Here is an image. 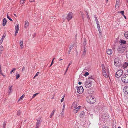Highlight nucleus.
<instances>
[{"label":"nucleus","mask_w":128,"mask_h":128,"mask_svg":"<svg viewBox=\"0 0 128 128\" xmlns=\"http://www.w3.org/2000/svg\"><path fill=\"white\" fill-rule=\"evenodd\" d=\"M126 49L125 46L124 44H121L118 46L117 51L119 53L122 54L124 52Z\"/></svg>","instance_id":"f257e3e1"},{"label":"nucleus","mask_w":128,"mask_h":128,"mask_svg":"<svg viewBox=\"0 0 128 128\" xmlns=\"http://www.w3.org/2000/svg\"><path fill=\"white\" fill-rule=\"evenodd\" d=\"M102 69L103 72L102 74L103 76L106 78H108L109 76V74L110 73L108 70V71L107 73L106 72V69L105 68V67L104 65L102 64Z\"/></svg>","instance_id":"f03ea898"},{"label":"nucleus","mask_w":128,"mask_h":128,"mask_svg":"<svg viewBox=\"0 0 128 128\" xmlns=\"http://www.w3.org/2000/svg\"><path fill=\"white\" fill-rule=\"evenodd\" d=\"M92 82L90 80V78L89 77L88 80L85 82L84 85L86 88H88L90 87L92 84Z\"/></svg>","instance_id":"7ed1b4c3"},{"label":"nucleus","mask_w":128,"mask_h":128,"mask_svg":"<svg viewBox=\"0 0 128 128\" xmlns=\"http://www.w3.org/2000/svg\"><path fill=\"white\" fill-rule=\"evenodd\" d=\"M122 64L121 60L118 58H116L114 61V64L117 67H120Z\"/></svg>","instance_id":"20e7f679"},{"label":"nucleus","mask_w":128,"mask_h":128,"mask_svg":"<svg viewBox=\"0 0 128 128\" xmlns=\"http://www.w3.org/2000/svg\"><path fill=\"white\" fill-rule=\"evenodd\" d=\"M122 80L124 83H128V74H124L122 76Z\"/></svg>","instance_id":"39448f33"},{"label":"nucleus","mask_w":128,"mask_h":128,"mask_svg":"<svg viewBox=\"0 0 128 128\" xmlns=\"http://www.w3.org/2000/svg\"><path fill=\"white\" fill-rule=\"evenodd\" d=\"M123 73V71L122 70H119L116 72V76L118 78H119L122 76Z\"/></svg>","instance_id":"423d86ee"},{"label":"nucleus","mask_w":128,"mask_h":128,"mask_svg":"<svg viewBox=\"0 0 128 128\" xmlns=\"http://www.w3.org/2000/svg\"><path fill=\"white\" fill-rule=\"evenodd\" d=\"M74 16L72 12H70L67 15L66 17V19L68 21L71 20Z\"/></svg>","instance_id":"0eeeda50"},{"label":"nucleus","mask_w":128,"mask_h":128,"mask_svg":"<svg viewBox=\"0 0 128 128\" xmlns=\"http://www.w3.org/2000/svg\"><path fill=\"white\" fill-rule=\"evenodd\" d=\"M77 88V92L80 94H81L83 93L84 91V89L82 86H81L78 88L77 86L76 87Z\"/></svg>","instance_id":"6e6552de"},{"label":"nucleus","mask_w":128,"mask_h":128,"mask_svg":"<svg viewBox=\"0 0 128 128\" xmlns=\"http://www.w3.org/2000/svg\"><path fill=\"white\" fill-rule=\"evenodd\" d=\"M89 99L88 102L90 104H93L95 102V99L92 96L89 97Z\"/></svg>","instance_id":"1a4fd4ad"},{"label":"nucleus","mask_w":128,"mask_h":128,"mask_svg":"<svg viewBox=\"0 0 128 128\" xmlns=\"http://www.w3.org/2000/svg\"><path fill=\"white\" fill-rule=\"evenodd\" d=\"M128 66V63L126 62L123 64L121 65L120 67L122 69H124L126 68Z\"/></svg>","instance_id":"9d476101"},{"label":"nucleus","mask_w":128,"mask_h":128,"mask_svg":"<svg viewBox=\"0 0 128 128\" xmlns=\"http://www.w3.org/2000/svg\"><path fill=\"white\" fill-rule=\"evenodd\" d=\"M87 46H84V49H83V53L82 55L84 56H85L86 54V52H87V48H86Z\"/></svg>","instance_id":"9b49d317"},{"label":"nucleus","mask_w":128,"mask_h":128,"mask_svg":"<svg viewBox=\"0 0 128 128\" xmlns=\"http://www.w3.org/2000/svg\"><path fill=\"white\" fill-rule=\"evenodd\" d=\"M124 92L126 94H128V86H126L124 87Z\"/></svg>","instance_id":"f8f14e48"},{"label":"nucleus","mask_w":128,"mask_h":128,"mask_svg":"<svg viewBox=\"0 0 128 128\" xmlns=\"http://www.w3.org/2000/svg\"><path fill=\"white\" fill-rule=\"evenodd\" d=\"M106 52L108 54L110 55L112 54L113 52L112 49H109L107 50Z\"/></svg>","instance_id":"ddd939ff"},{"label":"nucleus","mask_w":128,"mask_h":128,"mask_svg":"<svg viewBox=\"0 0 128 128\" xmlns=\"http://www.w3.org/2000/svg\"><path fill=\"white\" fill-rule=\"evenodd\" d=\"M19 28V24H16L15 28V30H16L15 32H16V33L18 32Z\"/></svg>","instance_id":"4468645a"},{"label":"nucleus","mask_w":128,"mask_h":128,"mask_svg":"<svg viewBox=\"0 0 128 128\" xmlns=\"http://www.w3.org/2000/svg\"><path fill=\"white\" fill-rule=\"evenodd\" d=\"M29 26V22L27 20L25 22V24L24 28H27Z\"/></svg>","instance_id":"2eb2a0df"},{"label":"nucleus","mask_w":128,"mask_h":128,"mask_svg":"<svg viewBox=\"0 0 128 128\" xmlns=\"http://www.w3.org/2000/svg\"><path fill=\"white\" fill-rule=\"evenodd\" d=\"M20 45L21 49H23L24 48V46L23 45V40H21L20 41Z\"/></svg>","instance_id":"dca6fc26"},{"label":"nucleus","mask_w":128,"mask_h":128,"mask_svg":"<svg viewBox=\"0 0 128 128\" xmlns=\"http://www.w3.org/2000/svg\"><path fill=\"white\" fill-rule=\"evenodd\" d=\"M41 124V122L40 120H38L36 122V127L39 128Z\"/></svg>","instance_id":"f3484780"},{"label":"nucleus","mask_w":128,"mask_h":128,"mask_svg":"<svg viewBox=\"0 0 128 128\" xmlns=\"http://www.w3.org/2000/svg\"><path fill=\"white\" fill-rule=\"evenodd\" d=\"M7 22L6 19V18H4V19L3 22V26H5Z\"/></svg>","instance_id":"a211bd4d"},{"label":"nucleus","mask_w":128,"mask_h":128,"mask_svg":"<svg viewBox=\"0 0 128 128\" xmlns=\"http://www.w3.org/2000/svg\"><path fill=\"white\" fill-rule=\"evenodd\" d=\"M77 106L78 105L77 104L76 102H74L72 104V107L74 108V109L77 108Z\"/></svg>","instance_id":"6ab92c4d"},{"label":"nucleus","mask_w":128,"mask_h":128,"mask_svg":"<svg viewBox=\"0 0 128 128\" xmlns=\"http://www.w3.org/2000/svg\"><path fill=\"white\" fill-rule=\"evenodd\" d=\"M12 86H11L9 87V94H10V93H12Z\"/></svg>","instance_id":"aec40b11"},{"label":"nucleus","mask_w":128,"mask_h":128,"mask_svg":"<svg viewBox=\"0 0 128 128\" xmlns=\"http://www.w3.org/2000/svg\"><path fill=\"white\" fill-rule=\"evenodd\" d=\"M120 2V0H116V6H118V7H119Z\"/></svg>","instance_id":"412c9836"},{"label":"nucleus","mask_w":128,"mask_h":128,"mask_svg":"<svg viewBox=\"0 0 128 128\" xmlns=\"http://www.w3.org/2000/svg\"><path fill=\"white\" fill-rule=\"evenodd\" d=\"M86 38L84 39V41L83 43V45L84 46H86Z\"/></svg>","instance_id":"4be33fe9"},{"label":"nucleus","mask_w":128,"mask_h":128,"mask_svg":"<svg viewBox=\"0 0 128 128\" xmlns=\"http://www.w3.org/2000/svg\"><path fill=\"white\" fill-rule=\"evenodd\" d=\"M124 35L125 38L128 39V32H126L125 33Z\"/></svg>","instance_id":"5701e85b"},{"label":"nucleus","mask_w":128,"mask_h":128,"mask_svg":"<svg viewBox=\"0 0 128 128\" xmlns=\"http://www.w3.org/2000/svg\"><path fill=\"white\" fill-rule=\"evenodd\" d=\"M25 96V95L23 94V95L18 100V102L22 100L24 98V97Z\"/></svg>","instance_id":"b1692460"},{"label":"nucleus","mask_w":128,"mask_h":128,"mask_svg":"<svg viewBox=\"0 0 128 128\" xmlns=\"http://www.w3.org/2000/svg\"><path fill=\"white\" fill-rule=\"evenodd\" d=\"M16 70V68H13L12 71L10 72V74H12V73H13Z\"/></svg>","instance_id":"393cba45"},{"label":"nucleus","mask_w":128,"mask_h":128,"mask_svg":"<svg viewBox=\"0 0 128 128\" xmlns=\"http://www.w3.org/2000/svg\"><path fill=\"white\" fill-rule=\"evenodd\" d=\"M84 114V112H82V113H80V116L81 118H82Z\"/></svg>","instance_id":"a878e982"},{"label":"nucleus","mask_w":128,"mask_h":128,"mask_svg":"<svg viewBox=\"0 0 128 128\" xmlns=\"http://www.w3.org/2000/svg\"><path fill=\"white\" fill-rule=\"evenodd\" d=\"M5 38V37L4 36H3L2 37V39H1V40H0V44H1L2 42H3V40H4V39Z\"/></svg>","instance_id":"bb28decb"},{"label":"nucleus","mask_w":128,"mask_h":128,"mask_svg":"<svg viewBox=\"0 0 128 128\" xmlns=\"http://www.w3.org/2000/svg\"><path fill=\"white\" fill-rule=\"evenodd\" d=\"M80 110H77L76 108L74 109V112L75 114L77 113Z\"/></svg>","instance_id":"cd10ccee"},{"label":"nucleus","mask_w":128,"mask_h":128,"mask_svg":"<svg viewBox=\"0 0 128 128\" xmlns=\"http://www.w3.org/2000/svg\"><path fill=\"white\" fill-rule=\"evenodd\" d=\"M4 49V48L3 46H0V51H2Z\"/></svg>","instance_id":"c85d7f7f"},{"label":"nucleus","mask_w":128,"mask_h":128,"mask_svg":"<svg viewBox=\"0 0 128 128\" xmlns=\"http://www.w3.org/2000/svg\"><path fill=\"white\" fill-rule=\"evenodd\" d=\"M39 94V93H38L37 94H34L32 96V98H34L35 97H36L37 95L38 94Z\"/></svg>","instance_id":"c756f323"},{"label":"nucleus","mask_w":128,"mask_h":128,"mask_svg":"<svg viewBox=\"0 0 128 128\" xmlns=\"http://www.w3.org/2000/svg\"><path fill=\"white\" fill-rule=\"evenodd\" d=\"M0 74L2 75H3V74L2 72L1 66V65H0Z\"/></svg>","instance_id":"7c9ffc66"},{"label":"nucleus","mask_w":128,"mask_h":128,"mask_svg":"<svg viewBox=\"0 0 128 128\" xmlns=\"http://www.w3.org/2000/svg\"><path fill=\"white\" fill-rule=\"evenodd\" d=\"M121 43L123 44H125L126 43V42L124 40H121Z\"/></svg>","instance_id":"2f4dec72"},{"label":"nucleus","mask_w":128,"mask_h":128,"mask_svg":"<svg viewBox=\"0 0 128 128\" xmlns=\"http://www.w3.org/2000/svg\"><path fill=\"white\" fill-rule=\"evenodd\" d=\"M7 18L9 20H10L11 21H12V20L10 17L8 16V14H7Z\"/></svg>","instance_id":"473e14b6"},{"label":"nucleus","mask_w":128,"mask_h":128,"mask_svg":"<svg viewBox=\"0 0 128 128\" xmlns=\"http://www.w3.org/2000/svg\"><path fill=\"white\" fill-rule=\"evenodd\" d=\"M16 79H17L18 78L20 77V74H17L16 76Z\"/></svg>","instance_id":"72a5a7b5"},{"label":"nucleus","mask_w":128,"mask_h":128,"mask_svg":"<svg viewBox=\"0 0 128 128\" xmlns=\"http://www.w3.org/2000/svg\"><path fill=\"white\" fill-rule=\"evenodd\" d=\"M104 116H105V117L106 118H104V115H103L102 117L104 118V119H106L108 118V117L107 116V114L105 115Z\"/></svg>","instance_id":"f704fd0d"},{"label":"nucleus","mask_w":128,"mask_h":128,"mask_svg":"<svg viewBox=\"0 0 128 128\" xmlns=\"http://www.w3.org/2000/svg\"><path fill=\"white\" fill-rule=\"evenodd\" d=\"M74 47V45H72V46H70L69 48V49L70 50H71Z\"/></svg>","instance_id":"c9c22d12"},{"label":"nucleus","mask_w":128,"mask_h":128,"mask_svg":"<svg viewBox=\"0 0 128 128\" xmlns=\"http://www.w3.org/2000/svg\"><path fill=\"white\" fill-rule=\"evenodd\" d=\"M6 122H4L3 125V128H5V127L6 126Z\"/></svg>","instance_id":"e433bc0d"},{"label":"nucleus","mask_w":128,"mask_h":128,"mask_svg":"<svg viewBox=\"0 0 128 128\" xmlns=\"http://www.w3.org/2000/svg\"><path fill=\"white\" fill-rule=\"evenodd\" d=\"M21 114V112L20 111H18L17 112V115L19 116H20Z\"/></svg>","instance_id":"4c0bfd02"},{"label":"nucleus","mask_w":128,"mask_h":128,"mask_svg":"<svg viewBox=\"0 0 128 128\" xmlns=\"http://www.w3.org/2000/svg\"><path fill=\"white\" fill-rule=\"evenodd\" d=\"M38 74H39V72H38L36 73V75H35V76H34V79L38 75Z\"/></svg>","instance_id":"58836bf2"},{"label":"nucleus","mask_w":128,"mask_h":128,"mask_svg":"<svg viewBox=\"0 0 128 128\" xmlns=\"http://www.w3.org/2000/svg\"><path fill=\"white\" fill-rule=\"evenodd\" d=\"M89 73L88 72H86V73L84 75V76H86L89 75Z\"/></svg>","instance_id":"ea45409f"},{"label":"nucleus","mask_w":128,"mask_h":128,"mask_svg":"<svg viewBox=\"0 0 128 128\" xmlns=\"http://www.w3.org/2000/svg\"><path fill=\"white\" fill-rule=\"evenodd\" d=\"M61 116L62 117H64V112H62Z\"/></svg>","instance_id":"a19ab883"},{"label":"nucleus","mask_w":128,"mask_h":128,"mask_svg":"<svg viewBox=\"0 0 128 128\" xmlns=\"http://www.w3.org/2000/svg\"><path fill=\"white\" fill-rule=\"evenodd\" d=\"M86 14H87V18L88 19H90V18L89 17V16L88 14V12H86Z\"/></svg>","instance_id":"79ce46f5"},{"label":"nucleus","mask_w":128,"mask_h":128,"mask_svg":"<svg viewBox=\"0 0 128 128\" xmlns=\"http://www.w3.org/2000/svg\"><path fill=\"white\" fill-rule=\"evenodd\" d=\"M120 13H121L122 15L123 16L124 15V12L123 11H121L120 12Z\"/></svg>","instance_id":"37998d69"},{"label":"nucleus","mask_w":128,"mask_h":128,"mask_svg":"<svg viewBox=\"0 0 128 128\" xmlns=\"http://www.w3.org/2000/svg\"><path fill=\"white\" fill-rule=\"evenodd\" d=\"M85 69L87 70L88 71H90V68H87L86 67L85 68Z\"/></svg>","instance_id":"c03bdc74"},{"label":"nucleus","mask_w":128,"mask_h":128,"mask_svg":"<svg viewBox=\"0 0 128 128\" xmlns=\"http://www.w3.org/2000/svg\"><path fill=\"white\" fill-rule=\"evenodd\" d=\"M98 31L99 32V33L100 34H101L102 33V31H101V30L100 28H98Z\"/></svg>","instance_id":"a18cd8bd"},{"label":"nucleus","mask_w":128,"mask_h":128,"mask_svg":"<svg viewBox=\"0 0 128 128\" xmlns=\"http://www.w3.org/2000/svg\"><path fill=\"white\" fill-rule=\"evenodd\" d=\"M65 96V95H64L62 99V100H61V102H63L64 101Z\"/></svg>","instance_id":"49530a36"},{"label":"nucleus","mask_w":128,"mask_h":128,"mask_svg":"<svg viewBox=\"0 0 128 128\" xmlns=\"http://www.w3.org/2000/svg\"><path fill=\"white\" fill-rule=\"evenodd\" d=\"M54 114L53 113H52L51 114V115L50 116V118H52Z\"/></svg>","instance_id":"de8ad7c7"},{"label":"nucleus","mask_w":128,"mask_h":128,"mask_svg":"<svg viewBox=\"0 0 128 128\" xmlns=\"http://www.w3.org/2000/svg\"><path fill=\"white\" fill-rule=\"evenodd\" d=\"M25 0H22L20 2L21 4H24V1Z\"/></svg>","instance_id":"09e8293b"},{"label":"nucleus","mask_w":128,"mask_h":128,"mask_svg":"<svg viewBox=\"0 0 128 128\" xmlns=\"http://www.w3.org/2000/svg\"><path fill=\"white\" fill-rule=\"evenodd\" d=\"M95 20H96V24H98V23H99V22H98L97 18L95 19Z\"/></svg>","instance_id":"8fccbe9b"},{"label":"nucleus","mask_w":128,"mask_h":128,"mask_svg":"<svg viewBox=\"0 0 128 128\" xmlns=\"http://www.w3.org/2000/svg\"><path fill=\"white\" fill-rule=\"evenodd\" d=\"M97 24V26L98 28H100V25L99 24V23Z\"/></svg>","instance_id":"3c124183"},{"label":"nucleus","mask_w":128,"mask_h":128,"mask_svg":"<svg viewBox=\"0 0 128 128\" xmlns=\"http://www.w3.org/2000/svg\"><path fill=\"white\" fill-rule=\"evenodd\" d=\"M25 69V68L24 66H23V67L22 70V72H23L24 71Z\"/></svg>","instance_id":"603ef678"},{"label":"nucleus","mask_w":128,"mask_h":128,"mask_svg":"<svg viewBox=\"0 0 128 128\" xmlns=\"http://www.w3.org/2000/svg\"><path fill=\"white\" fill-rule=\"evenodd\" d=\"M81 108V106H78V107H77V108H76L77 109V110H80V108Z\"/></svg>","instance_id":"864d4df0"},{"label":"nucleus","mask_w":128,"mask_h":128,"mask_svg":"<svg viewBox=\"0 0 128 128\" xmlns=\"http://www.w3.org/2000/svg\"><path fill=\"white\" fill-rule=\"evenodd\" d=\"M34 1L35 0H30V2H34Z\"/></svg>","instance_id":"5fc2aeb1"},{"label":"nucleus","mask_w":128,"mask_h":128,"mask_svg":"<svg viewBox=\"0 0 128 128\" xmlns=\"http://www.w3.org/2000/svg\"><path fill=\"white\" fill-rule=\"evenodd\" d=\"M69 67H67V69H66V72L65 73V74H66V72H67V71H68V69L69 68Z\"/></svg>","instance_id":"6e6d98bb"},{"label":"nucleus","mask_w":128,"mask_h":128,"mask_svg":"<svg viewBox=\"0 0 128 128\" xmlns=\"http://www.w3.org/2000/svg\"><path fill=\"white\" fill-rule=\"evenodd\" d=\"M71 52V50H69L68 51V54H70V52Z\"/></svg>","instance_id":"4d7b16f0"},{"label":"nucleus","mask_w":128,"mask_h":128,"mask_svg":"<svg viewBox=\"0 0 128 128\" xmlns=\"http://www.w3.org/2000/svg\"><path fill=\"white\" fill-rule=\"evenodd\" d=\"M94 17L95 18V20L97 18L96 16V15H94Z\"/></svg>","instance_id":"13d9d810"},{"label":"nucleus","mask_w":128,"mask_h":128,"mask_svg":"<svg viewBox=\"0 0 128 128\" xmlns=\"http://www.w3.org/2000/svg\"><path fill=\"white\" fill-rule=\"evenodd\" d=\"M71 64H72V62H70V64H69L68 65V67L69 68Z\"/></svg>","instance_id":"bf43d9fd"},{"label":"nucleus","mask_w":128,"mask_h":128,"mask_svg":"<svg viewBox=\"0 0 128 128\" xmlns=\"http://www.w3.org/2000/svg\"><path fill=\"white\" fill-rule=\"evenodd\" d=\"M56 111V110H54L53 111H52V113H53L54 114V113Z\"/></svg>","instance_id":"052dcab7"},{"label":"nucleus","mask_w":128,"mask_h":128,"mask_svg":"<svg viewBox=\"0 0 128 128\" xmlns=\"http://www.w3.org/2000/svg\"><path fill=\"white\" fill-rule=\"evenodd\" d=\"M18 32L16 33V32H15V36H16L17 35V34L18 33Z\"/></svg>","instance_id":"680f3d73"},{"label":"nucleus","mask_w":128,"mask_h":128,"mask_svg":"<svg viewBox=\"0 0 128 128\" xmlns=\"http://www.w3.org/2000/svg\"><path fill=\"white\" fill-rule=\"evenodd\" d=\"M102 128H109L107 126H104Z\"/></svg>","instance_id":"e2e57ef3"},{"label":"nucleus","mask_w":128,"mask_h":128,"mask_svg":"<svg viewBox=\"0 0 128 128\" xmlns=\"http://www.w3.org/2000/svg\"><path fill=\"white\" fill-rule=\"evenodd\" d=\"M82 83L81 82H79L78 83V84L80 85H81L82 84Z\"/></svg>","instance_id":"0e129e2a"},{"label":"nucleus","mask_w":128,"mask_h":128,"mask_svg":"<svg viewBox=\"0 0 128 128\" xmlns=\"http://www.w3.org/2000/svg\"><path fill=\"white\" fill-rule=\"evenodd\" d=\"M65 104H64V105H63V108H65Z\"/></svg>","instance_id":"69168bd1"},{"label":"nucleus","mask_w":128,"mask_h":128,"mask_svg":"<svg viewBox=\"0 0 128 128\" xmlns=\"http://www.w3.org/2000/svg\"><path fill=\"white\" fill-rule=\"evenodd\" d=\"M90 80H91V79H93V78H92V76H91V77H90Z\"/></svg>","instance_id":"338daca9"},{"label":"nucleus","mask_w":128,"mask_h":128,"mask_svg":"<svg viewBox=\"0 0 128 128\" xmlns=\"http://www.w3.org/2000/svg\"><path fill=\"white\" fill-rule=\"evenodd\" d=\"M54 63V62L53 61H52V63H51V64H53Z\"/></svg>","instance_id":"774afa93"}]
</instances>
